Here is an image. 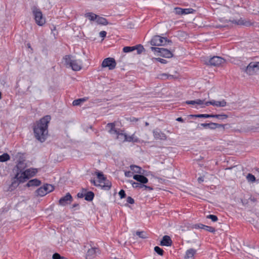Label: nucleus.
<instances>
[{
  "label": "nucleus",
  "instance_id": "15",
  "mask_svg": "<svg viewBox=\"0 0 259 259\" xmlns=\"http://www.w3.org/2000/svg\"><path fill=\"white\" fill-rule=\"evenodd\" d=\"M194 228L196 229H204L208 232L213 233L215 232V229L214 228L211 226H206L200 223L195 224L194 225Z\"/></svg>",
  "mask_w": 259,
  "mask_h": 259
},
{
  "label": "nucleus",
  "instance_id": "50",
  "mask_svg": "<svg viewBox=\"0 0 259 259\" xmlns=\"http://www.w3.org/2000/svg\"><path fill=\"white\" fill-rule=\"evenodd\" d=\"M126 201L127 203L131 204H134L135 202L134 199L131 196H128L127 197Z\"/></svg>",
  "mask_w": 259,
  "mask_h": 259
},
{
  "label": "nucleus",
  "instance_id": "63",
  "mask_svg": "<svg viewBox=\"0 0 259 259\" xmlns=\"http://www.w3.org/2000/svg\"><path fill=\"white\" fill-rule=\"evenodd\" d=\"M138 118L133 117V119L132 120V121H137L138 120Z\"/></svg>",
  "mask_w": 259,
  "mask_h": 259
},
{
  "label": "nucleus",
  "instance_id": "12",
  "mask_svg": "<svg viewBox=\"0 0 259 259\" xmlns=\"http://www.w3.org/2000/svg\"><path fill=\"white\" fill-rule=\"evenodd\" d=\"M194 11L195 10L191 8L182 9L177 7L175 9V13L178 15L192 14Z\"/></svg>",
  "mask_w": 259,
  "mask_h": 259
},
{
  "label": "nucleus",
  "instance_id": "35",
  "mask_svg": "<svg viewBox=\"0 0 259 259\" xmlns=\"http://www.w3.org/2000/svg\"><path fill=\"white\" fill-rule=\"evenodd\" d=\"M135 50H137V54H140L142 53V52L144 50V48L143 46L142 45H138L135 46Z\"/></svg>",
  "mask_w": 259,
  "mask_h": 259
},
{
  "label": "nucleus",
  "instance_id": "42",
  "mask_svg": "<svg viewBox=\"0 0 259 259\" xmlns=\"http://www.w3.org/2000/svg\"><path fill=\"white\" fill-rule=\"evenodd\" d=\"M206 218L210 219L213 222H216L218 220L217 216L213 214H209L206 216Z\"/></svg>",
  "mask_w": 259,
  "mask_h": 259
},
{
  "label": "nucleus",
  "instance_id": "60",
  "mask_svg": "<svg viewBox=\"0 0 259 259\" xmlns=\"http://www.w3.org/2000/svg\"><path fill=\"white\" fill-rule=\"evenodd\" d=\"M176 120L179 121V122H184V119L182 118V117H178L176 119Z\"/></svg>",
  "mask_w": 259,
  "mask_h": 259
},
{
  "label": "nucleus",
  "instance_id": "39",
  "mask_svg": "<svg viewBox=\"0 0 259 259\" xmlns=\"http://www.w3.org/2000/svg\"><path fill=\"white\" fill-rule=\"evenodd\" d=\"M134 51H135L134 46H132V47L127 46V47H124L123 48V52L124 53H130V52H133Z\"/></svg>",
  "mask_w": 259,
  "mask_h": 259
},
{
  "label": "nucleus",
  "instance_id": "29",
  "mask_svg": "<svg viewBox=\"0 0 259 259\" xmlns=\"http://www.w3.org/2000/svg\"><path fill=\"white\" fill-rule=\"evenodd\" d=\"M96 22L98 24L102 25H107L108 24V22L106 18L99 16L96 19Z\"/></svg>",
  "mask_w": 259,
  "mask_h": 259
},
{
  "label": "nucleus",
  "instance_id": "32",
  "mask_svg": "<svg viewBox=\"0 0 259 259\" xmlns=\"http://www.w3.org/2000/svg\"><path fill=\"white\" fill-rule=\"evenodd\" d=\"M87 101V99L85 98H79L76 100H75L72 102V105L73 106H79L83 102Z\"/></svg>",
  "mask_w": 259,
  "mask_h": 259
},
{
  "label": "nucleus",
  "instance_id": "5",
  "mask_svg": "<svg viewBox=\"0 0 259 259\" xmlns=\"http://www.w3.org/2000/svg\"><path fill=\"white\" fill-rule=\"evenodd\" d=\"M32 14L34 16L36 23L39 26H42L46 23V19L43 17L40 10L36 6H33L31 8Z\"/></svg>",
  "mask_w": 259,
  "mask_h": 259
},
{
  "label": "nucleus",
  "instance_id": "11",
  "mask_svg": "<svg viewBox=\"0 0 259 259\" xmlns=\"http://www.w3.org/2000/svg\"><path fill=\"white\" fill-rule=\"evenodd\" d=\"M73 197L70 193H67L66 194L62 197L59 200V204L61 206H66L70 204L73 201Z\"/></svg>",
  "mask_w": 259,
  "mask_h": 259
},
{
  "label": "nucleus",
  "instance_id": "38",
  "mask_svg": "<svg viewBox=\"0 0 259 259\" xmlns=\"http://www.w3.org/2000/svg\"><path fill=\"white\" fill-rule=\"evenodd\" d=\"M246 179L248 182L253 183L256 181V178L254 175L251 174H248L246 176Z\"/></svg>",
  "mask_w": 259,
  "mask_h": 259
},
{
  "label": "nucleus",
  "instance_id": "10",
  "mask_svg": "<svg viewBox=\"0 0 259 259\" xmlns=\"http://www.w3.org/2000/svg\"><path fill=\"white\" fill-rule=\"evenodd\" d=\"M116 65L115 60L111 57L105 59L102 63V66L104 68L108 67L109 70L114 69Z\"/></svg>",
  "mask_w": 259,
  "mask_h": 259
},
{
  "label": "nucleus",
  "instance_id": "59",
  "mask_svg": "<svg viewBox=\"0 0 259 259\" xmlns=\"http://www.w3.org/2000/svg\"><path fill=\"white\" fill-rule=\"evenodd\" d=\"M249 199L251 201H252V202H255L256 201V199L255 197H252V196H251V197L249 198Z\"/></svg>",
  "mask_w": 259,
  "mask_h": 259
},
{
  "label": "nucleus",
  "instance_id": "13",
  "mask_svg": "<svg viewBox=\"0 0 259 259\" xmlns=\"http://www.w3.org/2000/svg\"><path fill=\"white\" fill-rule=\"evenodd\" d=\"M209 105L215 106L217 107H225L227 105V102L225 100H223L221 101H216L214 100H212L205 103V105L206 106H208Z\"/></svg>",
  "mask_w": 259,
  "mask_h": 259
},
{
  "label": "nucleus",
  "instance_id": "28",
  "mask_svg": "<svg viewBox=\"0 0 259 259\" xmlns=\"http://www.w3.org/2000/svg\"><path fill=\"white\" fill-rule=\"evenodd\" d=\"M123 132L124 131L118 129V132L116 134V139H119L122 142H125V141H124V139L125 138V136H126L127 135Z\"/></svg>",
  "mask_w": 259,
  "mask_h": 259
},
{
  "label": "nucleus",
  "instance_id": "17",
  "mask_svg": "<svg viewBox=\"0 0 259 259\" xmlns=\"http://www.w3.org/2000/svg\"><path fill=\"white\" fill-rule=\"evenodd\" d=\"M144 174H140V175H135L133 176V178L134 180L139 182L140 184L145 185V184H147L148 182V179L143 176Z\"/></svg>",
  "mask_w": 259,
  "mask_h": 259
},
{
  "label": "nucleus",
  "instance_id": "34",
  "mask_svg": "<svg viewBox=\"0 0 259 259\" xmlns=\"http://www.w3.org/2000/svg\"><path fill=\"white\" fill-rule=\"evenodd\" d=\"M10 158L9 155L8 153H4L0 155V162H6L9 160Z\"/></svg>",
  "mask_w": 259,
  "mask_h": 259
},
{
  "label": "nucleus",
  "instance_id": "54",
  "mask_svg": "<svg viewBox=\"0 0 259 259\" xmlns=\"http://www.w3.org/2000/svg\"><path fill=\"white\" fill-rule=\"evenodd\" d=\"M99 34L100 37L104 38L106 36L107 32L105 31H101Z\"/></svg>",
  "mask_w": 259,
  "mask_h": 259
},
{
  "label": "nucleus",
  "instance_id": "64",
  "mask_svg": "<svg viewBox=\"0 0 259 259\" xmlns=\"http://www.w3.org/2000/svg\"><path fill=\"white\" fill-rule=\"evenodd\" d=\"M254 170H255V171H256L257 173H258V174H259V168H258V167H255V168H254Z\"/></svg>",
  "mask_w": 259,
  "mask_h": 259
},
{
  "label": "nucleus",
  "instance_id": "62",
  "mask_svg": "<svg viewBox=\"0 0 259 259\" xmlns=\"http://www.w3.org/2000/svg\"><path fill=\"white\" fill-rule=\"evenodd\" d=\"M77 207H79V204L78 203H74L72 206V208H75Z\"/></svg>",
  "mask_w": 259,
  "mask_h": 259
},
{
  "label": "nucleus",
  "instance_id": "16",
  "mask_svg": "<svg viewBox=\"0 0 259 259\" xmlns=\"http://www.w3.org/2000/svg\"><path fill=\"white\" fill-rule=\"evenodd\" d=\"M17 176H15L11 179V184L9 185L8 191L12 192L14 191L15 189L17 188V187L19 186L20 183L18 182V180L17 179Z\"/></svg>",
  "mask_w": 259,
  "mask_h": 259
},
{
  "label": "nucleus",
  "instance_id": "47",
  "mask_svg": "<svg viewBox=\"0 0 259 259\" xmlns=\"http://www.w3.org/2000/svg\"><path fill=\"white\" fill-rule=\"evenodd\" d=\"M228 126H229L228 124H223L216 123V128L223 127L224 130L225 128H227Z\"/></svg>",
  "mask_w": 259,
  "mask_h": 259
},
{
  "label": "nucleus",
  "instance_id": "41",
  "mask_svg": "<svg viewBox=\"0 0 259 259\" xmlns=\"http://www.w3.org/2000/svg\"><path fill=\"white\" fill-rule=\"evenodd\" d=\"M154 251L159 255H162L164 253L163 250L159 246H155L154 249Z\"/></svg>",
  "mask_w": 259,
  "mask_h": 259
},
{
  "label": "nucleus",
  "instance_id": "57",
  "mask_svg": "<svg viewBox=\"0 0 259 259\" xmlns=\"http://www.w3.org/2000/svg\"><path fill=\"white\" fill-rule=\"evenodd\" d=\"M210 117L215 118V114H205V118H210Z\"/></svg>",
  "mask_w": 259,
  "mask_h": 259
},
{
  "label": "nucleus",
  "instance_id": "56",
  "mask_svg": "<svg viewBox=\"0 0 259 259\" xmlns=\"http://www.w3.org/2000/svg\"><path fill=\"white\" fill-rule=\"evenodd\" d=\"M77 196L78 198H83L85 196V193H83V192L81 193H78L77 194Z\"/></svg>",
  "mask_w": 259,
  "mask_h": 259
},
{
  "label": "nucleus",
  "instance_id": "55",
  "mask_svg": "<svg viewBox=\"0 0 259 259\" xmlns=\"http://www.w3.org/2000/svg\"><path fill=\"white\" fill-rule=\"evenodd\" d=\"M143 188H144L145 190H148L149 191H151L153 190V187L149 186H146L145 185H144Z\"/></svg>",
  "mask_w": 259,
  "mask_h": 259
},
{
  "label": "nucleus",
  "instance_id": "51",
  "mask_svg": "<svg viewBox=\"0 0 259 259\" xmlns=\"http://www.w3.org/2000/svg\"><path fill=\"white\" fill-rule=\"evenodd\" d=\"M90 182L95 186L101 187L102 188V184H101L100 183L97 184L95 180L91 179L90 180Z\"/></svg>",
  "mask_w": 259,
  "mask_h": 259
},
{
  "label": "nucleus",
  "instance_id": "4",
  "mask_svg": "<svg viewBox=\"0 0 259 259\" xmlns=\"http://www.w3.org/2000/svg\"><path fill=\"white\" fill-rule=\"evenodd\" d=\"M95 174L98 179V182L102 184V189L105 190H110L112 186L111 182L107 179L103 172L97 170Z\"/></svg>",
  "mask_w": 259,
  "mask_h": 259
},
{
  "label": "nucleus",
  "instance_id": "8",
  "mask_svg": "<svg viewBox=\"0 0 259 259\" xmlns=\"http://www.w3.org/2000/svg\"><path fill=\"white\" fill-rule=\"evenodd\" d=\"M23 164L22 162H20L17 165V172L15 176H17V179L18 182L20 183H23L28 180V177H27L24 172H23V168H22L21 165Z\"/></svg>",
  "mask_w": 259,
  "mask_h": 259
},
{
  "label": "nucleus",
  "instance_id": "21",
  "mask_svg": "<svg viewBox=\"0 0 259 259\" xmlns=\"http://www.w3.org/2000/svg\"><path fill=\"white\" fill-rule=\"evenodd\" d=\"M41 184V181L37 179H34L29 180L25 185L26 187H38Z\"/></svg>",
  "mask_w": 259,
  "mask_h": 259
},
{
  "label": "nucleus",
  "instance_id": "40",
  "mask_svg": "<svg viewBox=\"0 0 259 259\" xmlns=\"http://www.w3.org/2000/svg\"><path fill=\"white\" fill-rule=\"evenodd\" d=\"M131 183L132 185V186L133 188H143V186H144V185L143 184H140L138 182H135L133 181H131Z\"/></svg>",
  "mask_w": 259,
  "mask_h": 259
},
{
  "label": "nucleus",
  "instance_id": "43",
  "mask_svg": "<svg viewBox=\"0 0 259 259\" xmlns=\"http://www.w3.org/2000/svg\"><path fill=\"white\" fill-rule=\"evenodd\" d=\"M160 78L161 79H169V78H173V75L168 74L166 73H162L160 74Z\"/></svg>",
  "mask_w": 259,
  "mask_h": 259
},
{
  "label": "nucleus",
  "instance_id": "53",
  "mask_svg": "<svg viewBox=\"0 0 259 259\" xmlns=\"http://www.w3.org/2000/svg\"><path fill=\"white\" fill-rule=\"evenodd\" d=\"M209 128L210 130H215L216 129V123L214 122H210V125L209 126Z\"/></svg>",
  "mask_w": 259,
  "mask_h": 259
},
{
  "label": "nucleus",
  "instance_id": "58",
  "mask_svg": "<svg viewBox=\"0 0 259 259\" xmlns=\"http://www.w3.org/2000/svg\"><path fill=\"white\" fill-rule=\"evenodd\" d=\"M132 172L130 171H126L125 172L124 175L126 177H130L132 176Z\"/></svg>",
  "mask_w": 259,
  "mask_h": 259
},
{
  "label": "nucleus",
  "instance_id": "1",
  "mask_svg": "<svg viewBox=\"0 0 259 259\" xmlns=\"http://www.w3.org/2000/svg\"><path fill=\"white\" fill-rule=\"evenodd\" d=\"M51 116L46 115L39 121H36L33 126L35 138L41 143L47 139L48 134V124L51 120Z\"/></svg>",
  "mask_w": 259,
  "mask_h": 259
},
{
  "label": "nucleus",
  "instance_id": "37",
  "mask_svg": "<svg viewBox=\"0 0 259 259\" xmlns=\"http://www.w3.org/2000/svg\"><path fill=\"white\" fill-rule=\"evenodd\" d=\"M228 116L225 114H215V118H217L219 120H223L227 119Z\"/></svg>",
  "mask_w": 259,
  "mask_h": 259
},
{
  "label": "nucleus",
  "instance_id": "24",
  "mask_svg": "<svg viewBox=\"0 0 259 259\" xmlns=\"http://www.w3.org/2000/svg\"><path fill=\"white\" fill-rule=\"evenodd\" d=\"M82 191L85 192V196H84V199L85 200L88 201H91L93 200L95 194L94 192L92 191H88L87 192V190L85 189H82Z\"/></svg>",
  "mask_w": 259,
  "mask_h": 259
},
{
  "label": "nucleus",
  "instance_id": "61",
  "mask_svg": "<svg viewBox=\"0 0 259 259\" xmlns=\"http://www.w3.org/2000/svg\"><path fill=\"white\" fill-rule=\"evenodd\" d=\"M203 181H204V180H203V178L202 177H199V178H198V182H199V183H201V182H203Z\"/></svg>",
  "mask_w": 259,
  "mask_h": 259
},
{
  "label": "nucleus",
  "instance_id": "9",
  "mask_svg": "<svg viewBox=\"0 0 259 259\" xmlns=\"http://www.w3.org/2000/svg\"><path fill=\"white\" fill-rule=\"evenodd\" d=\"M225 62L226 60L221 57L213 56L206 61L205 64L207 65L218 66L225 63Z\"/></svg>",
  "mask_w": 259,
  "mask_h": 259
},
{
  "label": "nucleus",
  "instance_id": "45",
  "mask_svg": "<svg viewBox=\"0 0 259 259\" xmlns=\"http://www.w3.org/2000/svg\"><path fill=\"white\" fill-rule=\"evenodd\" d=\"M153 60L158 61L162 64H166L167 63V61L166 60L160 58H154Z\"/></svg>",
  "mask_w": 259,
  "mask_h": 259
},
{
  "label": "nucleus",
  "instance_id": "27",
  "mask_svg": "<svg viewBox=\"0 0 259 259\" xmlns=\"http://www.w3.org/2000/svg\"><path fill=\"white\" fill-rule=\"evenodd\" d=\"M46 188L43 186L39 187L35 191V194L37 196L42 197L47 195V192H46Z\"/></svg>",
  "mask_w": 259,
  "mask_h": 259
},
{
  "label": "nucleus",
  "instance_id": "19",
  "mask_svg": "<svg viewBox=\"0 0 259 259\" xmlns=\"http://www.w3.org/2000/svg\"><path fill=\"white\" fill-rule=\"evenodd\" d=\"M172 244V240L169 236H164L160 241V245L161 246H170Z\"/></svg>",
  "mask_w": 259,
  "mask_h": 259
},
{
  "label": "nucleus",
  "instance_id": "33",
  "mask_svg": "<svg viewBox=\"0 0 259 259\" xmlns=\"http://www.w3.org/2000/svg\"><path fill=\"white\" fill-rule=\"evenodd\" d=\"M43 187H45V188H46L45 190L46 192H47V194L52 192L54 190V186H53L51 184H46L43 186Z\"/></svg>",
  "mask_w": 259,
  "mask_h": 259
},
{
  "label": "nucleus",
  "instance_id": "48",
  "mask_svg": "<svg viewBox=\"0 0 259 259\" xmlns=\"http://www.w3.org/2000/svg\"><path fill=\"white\" fill-rule=\"evenodd\" d=\"M232 22L233 23L237 24V25H245L244 21L242 19L239 20L238 21L233 20Z\"/></svg>",
  "mask_w": 259,
  "mask_h": 259
},
{
  "label": "nucleus",
  "instance_id": "44",
  "mask_svg": "<svg viewBox=\"0 0 259 259\" xmlns=\"http://www.w3.org/2000/svg\"><path fill=\"white\" fill-rule=\"evenodd\" d=\"M189 116L190 117L205 118V114H191Z\"/></svg>",
  "mask_w": 259,
  "mask_h": 259
},
{
  "label": "nucleus",
  "instance_id": "52",
  "mask_svg": "<svg viewBox=\"0 0 259 259\" xmlns=\"http://www.w3.org/2000/svg\"><path fill=\"white\" fill-rule=\"evenodd\" d=\"M199 125L203 126L204 128H209V126L210 125V123H201L198 125L197 128H199Z\"/></svg>",
  "mask_w": 259,
  "mask_h": 259
},
{
  "label": "nucleus",
  "instance_id": "25",
  "mask_svg": "<svg viewBox=\"0 0 259 259\" xmlns=\"http://www.w3.org/2000/svg\"><path fill=\"white\" fill-rule=\"evenodd\" d=\"M130 168L133 172L139 174L138 175L144 174V172L145 171V170L142 169L141 167L136 165H131Z\"/></svg>",
  "mask_w": 259,
  "mask_h": 259
},
{
  "label": "nucleus",
  "instance_id": "30",
  "mask_svg": "<svg viewBox=\"0 0 259 259\" xmlns=\"http://www.w3.org/2000/svg\"><path fill=\"white\" fill-rule=\"evenodd\" d=\"M204 100L197 99L196 100H193V101H186V103L188 105H189V104L202 105L204 103Z\"/></svg>",
  "mask_w": 259,
  "mask_h": 259
},
{
  "label": "nucleus",
  "instance_id": "2",
  "mask_svg": "<svg viewBox=\"0 0 259 259\" xmlns=\"http://www.w3.org/2000/svg\"><path fill=\"white\" fill-rule=\"evenodd\" d=\"M72 56L66 55L63 57L65 64L67 67H71L74 71L80 70L82 67L81 62L77 60L72 59Z\"/></svg>",
  "mask_w": 259,
  "mask_h": 259
},
{
  "label": "nucleus",
  "instance_id": "31",
  "mask_svg": "<svg viewBox=\"0 0 259 259\" xmlns=\"http://www.w3.org/2000/svg\"><path fill=\"white\" fill-rule=\"evenodd\" d=\"M85 17L89 18L91 21H94L97 19L98 15L91 12L86 13Z\"/></svg>",
  "mask_w": 259,
  "mask_h": 259
},
{
  "label": "nucleus",
  "instance_id": "6",
  "mask_svg": "<svg viewBox=\"0 0 259 259\" xmlns=\"http://www.w3.org/2000/svg\"><path fill=\"white\" fill-rule=\"evenodd\" d=\"M241 69L249 75L259 74V65L258 62H251L246 67Z\"/></svg>",
  "mask_w": 259,
  "mask_h": 259
},
{
  "label": "nucleus",
  "instance_id": "22",
  "mask_svg": "<svg viewBox=\"0 0 259 259\" xmlns=\"http://www.w3.org/2000/svg\"><path fill=\"white\" fill-rule=\"evenodd\" d=\"M196 252V250L193 248H190L186 252L185 259H194V254Z\"/></svg>",
  "mask_w": 259,
  "mask_h": 259
},
{
  "label": "nucleus",
  "instance_id": "46",
  "mask_svg": "<svg viewBox=\"0 0 259 259\" xmlns=\"http://www.w3.org/2000/svg\"><path fill=\"white\" fill-rule=\"evenodd\" d=\"M119 196L121 199L124 198L126 197V194L125 191L123 190H120L118 193Z\"/></svg>",
  "mask_w": 259,
  "mask_h": 259
},
{
  "label": "nucleus",
  "instance_id": "3",
  "mask_svg": "<svg viewBox=\"0 0 259 259\" xmlns=\"http://www.w3.org/2000/svg\"><path fill=\"white\" fill-rule=\"evenodd\" d=\"M172 44L171 40L158 35L154 36L150 40V44L153 46H166Z\"/></svg>",
  "mask_w": 259,
  "mask_h": 259
},
{
  "label": "nucleus",
  "instance_id": "23",
  "mask_svg": "<svg viewBox=\"0 0 259 259\" xmlns=\"http://www.w3.org/2000/svg\"><path fill=\"white\" fill-rule=\"evenodd\" d=\"M106 127L109 128L108 132L111 135H116L118 132V129H116L115 128V124L114 122L108 123L107 124Z\"/></svg>",
  "mask_w": 259,
  "mask_h": 259
},
{
  "label": "nucleus",
  "instance_id": "26",
  "mask_svg": "<svg viewBox=\"0 0 259 259\" xmlns=\"http://www.w3.org/2000/svg\"><path fill=\"white\" fill-rule=\"evenodd\" d=\"M125 142H133V143H139L140 140L138 138L135 136V134H133L132 136H126L124 139Z\"/></svg>",
  "mask_w": 259,
  "mask_h": 259
},
{
  "label": "nucleus",
  "instance_id": "18",
  "mask_svg": "<svg viewBox=\"0 0 259 259\" xmlns=\"http://www.w3.org/2000/svg\"><path fill=\"white\" fill-rule=\"evenodd\" d=\"M153 135L155 139L165 140L167 138L166 135L159 130H154Z\"/></svg>",
  "mask_w": 259,
  "mask_h": 259
},
{
  "label": "nucleus",
  "instance_id": "20",
  "mask_svg": "<svg viewBox=\"0 0 259 259\" xmlns=\"http://www.w3.org/2000/svg\"><path fill=\"white\" fill-rule=\"evenodd\" d=\"M23 172L25 176L28 177V180H29L30 178L35 176L38 170L36 168H30L25 170H23Z\"/></svg>",
  "mask_w": 259,
  "mask_h": 259
},
{
  "label": "nucleus",
  "instance_id": "14",
  "mask_svg": "<svg viewBox=\"0 0 259 259\" xmlns=\"http://www.w3.org/2000/svg\"><path fill=\"white\" fill-rule=\"evenodd\" d=\"M99 251L97 247H91L89 249L86 253V259H92L96 256V253Z\"/></svg>",
  "mask_w": 259,
  "mask_h": 259
},
{
  "label": "nucleus",
  "instance_id": "7",
  "mask_svg": "<svg viewBox=\"0 0 259 259\" xmlns=\"http://www.w3.org/2000/svg\"><path fill=\"white\" fill-rule=\"evenodd\" d=\"M155 55L164 58H170L173 57V54L169 50L163 48H157L151 47L150 48Z\"/></svg>",
  "mask_w": 259,
  "mask_h": 259
},
{
  "label": "nucleus",
  "instance_id": "36",
  "mask_svg": "<svg viewBox=\"0 0 259 259\" xmlns=\"http://www.w3.org/2000/svg\"><path fill=\"white\" fill-rule=\"evenodd\" d=\"M136 234L142 239L147 238V233L144 231H137Z\"/></svg>",
  "mask_w": 259,
  "mask_h": 259
},
{
  "label": "nucleus",
  "instance_id": "49",
  "mask_svg": "<svg viewBox=\"0 0 259 259\" xmlns=\"http://www.w3.org/2000/svg\"><path fill=\"white\" fill-rule=\"evenodd\" d=\"M62 257V256H61L58 253H54L52 256L53 259H61Z\"/></svg>",
  "mask_w": 259,
  "mask_h": 259
}]
</instances>
